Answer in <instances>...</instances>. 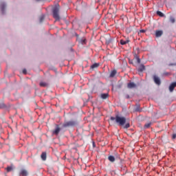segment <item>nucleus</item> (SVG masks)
<instances>
[{"label":"nucleus","instance_id":"20","mask_svg":"<svg viewBox=\"0 0 176 176\" xmlns=\"http://www.w3.org/2000/svg\"><path fill=\"white\" fill-rule=\"evenodd\" d=\"M40 23H42V21H43V20H45V15H41L40 16Z\"/></svg>","mask_w":176,"mask_h":176},{"label":"nucleus","instance_id":"17","mask_svg":"<svg viewBox=\"0 0 176 176\" xmlns=\"http://www.w3.org/2000/svg\"><path fill=\"white\" fill-rule=\"evenodd\" d=\"M115 75H116V70H113L111 73H110V78H113L115 76Z\"/></svg>","mask_w":176,"mask_h":176},{"label":"nucleus","instance_id":"30","mask_svg":"<svg viewBox=\"0 0 176 176\" xmlns=\"http://www.w3.org/2000/svg\"><path fill=\"white\" fill-rule=\"evenodd\" d=\"M140 32H142V33H144V32H145V30H140Z\"/></svg>","mask_w":176,"mask_h":176},{"label":"nucleus","instance_id":"19","mask_svg":"<svg viewBox=\"0 0 176 176\" xmlns=\"http://www.w3.org/2000/svg\"><path fill=\"white\" fill-rule=\"evenodd\" d=\"M151 124H152L151 122H148V123L144 125V128H145V129H149V127H151Z\"/></svg>","mask_w":176,"mask_h":176},{"label":"nucleus","instance_id":"4","mask_svg":"<svg viewBox=\"0 0 176 176\" xmlns=\"http://www.w3.org/2000/svg\"><path fill=\"white\" fill-rule=\"evenodd\" d=\"M60 131H61V128H60V126H58V124H56V129L52 131V134H54V135H58Z\"/></svg>","mask_w":176,"mask_h":176},{"label":"nucleus","instance_id":"21","mask_svg":"<svg viewBox=\"0 0 176 176\" xmlns=\"http://www.w3.org/2000/svg\"><path fill=\"white\" fill-rule=\"evenodd\" d=\"M6 170L8 173H10V171H12V170H13V168L12 166H8Z\"/></svg>","mask_w":176,"mask_h":176},{"label":"nucleus","instance_id":"3","mask_svg":"<svg viewBox=\"0 0 176 176\" xmlns=\"http://www.w3.org/2000/svg\"><path fill=\"white\" fill-rule=\"evenodd\" d=\"M76 124L75 121H68L63 124V127H74Z\"/></svg>","mask_w":176,"mask_h":176},{"label":"nucleus","instance_id":"1","mask_svg":"<svg viewBox=\"0 0 176 176\" xmlns=\"http://www.w3.org/2000/svg\"><path fill=\"white\" fill-rule=\"evenodd\" d=\"M110 120L113 122L116 120V123L119 126H124L126 124V117H120L118 115L116 116V117H111Z\"/></svg>","mask_w":176,"mask_h":176},{"label":"nucleus","instance_id":"27","mask_svg":"<svg viewBox=\"0 0 176 176\" xmlns=\"http://www.w3.org/2000/svg\"><path fill=\"white\" fill-rule=\"evenodd\" d=\"M137 63L138 64H140L141 63V59H140V58H137Z\"/></svg>","mask_w":176,"mask_h":176},{"label":"nucleus","instance_id":"9","mask_svg":"<svg viewBox=\"0 0 176 176\" xmlns=\"http://www.w3.org/2000/svg\"><path fill=\"white\" fill-rule=\"evenodd\" d=\"M108 97H109V94H102L100 95V98L102 99V100H107V98H108Z\"/></svg>","mask_w":176,"mask_h":176},{"label":"nucleus","instance_id":"11","mask_svg":"<svg viewBox=\"0 0 176 176\" xmlns=\"http://www.w3.org/2000/svg\"><path fill=\"white\" fill-rule=\"evenodd\" d=\"M41 157L42 160H43L45 162L47 159L46 152H43L41 155Z\"/></svg>","mask_w":176,"mask_h":176},{"label":"nucleus","instance_id":"14","mask_svg":"<svg viewBox=\"0 0 176 176\" xmlns=\"http://www.w3.org/2000/svg\"><path fill=\"white\" fill-rule=\"evenodd\" d=\"M130 42V40H120V45H127V43H129Z\"/></svg>","mask_w":176,"mask_h":176},{"label":"nucleus","instance_id":"18","mask_svg":"<svg viewBox=\"0 0 176 176\" xmlns=\"http://www.w3.org/2000/svg\"><path fill=\"white\" fill-rule=\"evenodd\" d=\"M157 14L158 15V16H160V17H163L164 16V14H163L162 12H160V11H157Z\"/></svg>","mask_w":176,"mask_h":176},{"label":"nucleus","instance_id":"28","mask_svg":"<svg viewBox=\"0 0 176 176\" xmlns=\"http://www.w3.org/2000/svg\"><path fill=\"white\" fill-rule=\"evenodd\" d=\"M23 74H24L25 75L27 74V69H24L23 70Z\"/></svg>","mask_w":176,"mask_h":176},{"label":"nucleus","instance_id":"29","mask_svg":"<svg viewBox=\"0 0 176 176\" xmlns=\"http://www.w3.org/2000/svg\"><path fill=\"white\" fill-rule=\"evenodd\" d=\"M135 111H136V112H140V107H138L135 109Z\"/></svg>","mask_w":176,"mask_h":176},{"label":"nucleus","instance_id":"6","mask_svg":"<svg viewBox=\"0 0 176 176\" xmlns=\"http://www.w3.org/2000/svg\"><path fill=\"white\" fill-rule=\"evenodd\" d=\"M163 35V31L162 30H156L155 31V36L157 38H160Z\"/></svg>","mask_w":176,"mask_h":176},{"label":"nucleus","instance_id":"5","mask_svg":"<svg viewBox=\"0 0 176 176\" xmlns=\"http://www.w3.org/2000/svg\"><path fill=\"white\" fill-rule=\"evenodd\" d=\"M137 87V85L133 82H130L127 84L128 89H135Z\"/></svg>","mask_w":176,"mask_h":176},{"label":"nucleus","instance_id":"26","mask_svg":"<svg viewBox=\"0 0 176 176\" xmlns=\"http://www.w3.org/2000/svg\"><path fill=\"white\" fill-rule=\"evenodd\" d=\"M176 139V133H174L173 135H172V140H175Z\"/></svg>","mask_w":176,"mask_h":176},{"label":"nucleus","instance_id":"24","mask_svg":"<svg viewBox=\"0 0 176 176\" xmlns=\"http://www.w3.org/2000/svg\"><path fill=\"white\" fill-rule=\"evenodd\" d=\"M81 43H82V45H86V38L82 39V40H81Z\"/></svg>","mask_w":176,"mask_h":176},{"label":"nucleus","instance_id":"16","mask_svg":"<svg viewBox=\"0 0 176 176\" xmlns=\"http://www.w3.org/2000/svg\"><path fill=\"white\" fill-rule=\"evenodd\" d=\"M108 160H109V162H111V163H113V162H115V157H113V155H109L108 157Z\"/></svg>","mask_w":176,"mask_h":176},{"label":"nucleus","instance_id":"7","mask_svg":"<svg viewBox=\"0 0 176 176\" xmlns=\"http://www.w3.org/2000/svg\"><path fill=\"white\" fill-rule=\"evenodd\" d=\"M153 79H154V82H155V83H156V85H160L161 82H160V78H159V77L154 76Z\"/></svg>","mask_w":176,"mask_h":176},{"label":"nucleus","instance_id":"12","mask_svg":"<svg viewBox=\"0 0 176 176\" xmlns=\"http://www.w3.org/2000/svg\"><path fill=\"white\" fill-rule=\"evenodd\" d=\"M100 67V63H94L91 66V69H96Z\"/></svg>","mask_w":176,"mask_h":176},{"label":"nucleus","instance_id":"23","mask_svg":"<svg viewBox=\"0 0 176 176\" xmlns=\"http://www.w3.org/2000/svg\"><path fill=\"white\" fill-rule=\"evenodd\" d=\"M130 127V123L127 122L124 126V129H129Z\"/></svg>","mask_w":176,"mask_h":176},{"label":"nucleus","instance_id":"25","mask_svg":"<svg viewBox=\"0 0 176 176\" xmlns=\"http://www.w3.org/2000/svg\"><path fill=\"white\" fill-rule=\"evenodd\" d=\"M5 8H6L5 4H2L1 5V10H2V12H3V10H5Z\"/></svg>","mask_w":176,"mask_h":176},{"label":"nucleus","instance_id":"2","mask_svg":"<svg viewBox=\"0 0 176 176\" xmlns=\"http://www.w3.org/2000/svg\"><path fill=\"white\" fill-rule=\"evenodd\" d=\"M58 12H60V8L58 7L54 8L53 16L56 20H60V15H58Z\"/></svg>","mask_w":176,"mask_h":176},{"label":"nucleus","instance_id":"31","mask_svg":"<svg viewBox=\"0 0 176 176\" xmlns=\"http://www.w3.org/2000/svg\"><path fill=\"white\" fill-rule=\"evenodd\" d=\"M173 84L175 85V87H176V82H173Z\"/></svg>","mask_w":176,"mask_h":176},{"label":"nucleus","instance_id":"8","mask_svg":"<svg viewBox=\"0 0 176 176\" xmlns=\"http://www.w3.org/2000/svg\"><path fill=\"white\" fill-rule=\"evenodd\" d=\"M39 85L41 87H49V83L46 82H41Z\"/></svg>","mask_w":176,"mask_h":176},{"label":"nucleus","instance_id":"15","mask_svg":"<svg viewBox=\"0 0 176 176\" xmlns=\"http://www.w3.org/2000/svg\"><path fill=\"white\" fill-rule=\"evenodd\" d=\"M139 72H142L143 71H145V66L144 65H141L138 68Z\"/></svg>","mask_w":176,"mask_h":176},{"label":"nucleus","instance_id":"22","mask_svg":"<svg viewBox=\"0 0 176 176\" xmlns=\"http://www.w3.org/2000/svg\"><path fill=\"white\" fill-rule=\"evenodd\" d=\"M170 23H175V19H174V17L171 16V17L170 18Z\"/></svg>","mask_w":176,"mask_h":176},{"label":"nucleus","instance_id":"32","mask_svg":"<svg viewBox=\"0 0 176 176\" xmlns=\"http://www.w3.org/2000/svg\"><path fill=\"white\" fill-rule=\"evenodd\" d=\"M129 96H127V98H129Z\"/></svg>","mask_w":176,"mask_h":176},{"label":"nucleus","instance_id":"13","mask_svg":"<svg viewBox=\"0 0 176 176\" xmlns=\"http://www.w3.org/2000/svg\"><path fill=\"white\" fill-rule=\"evenodd\" d=\"M175 88V85H174V82H172L170 85L169 86V91L170 92L174 91V89Z\"/></svg>","mask_w":176,"mask_h":176},{"label":"nucleus","instance_id":"10","mask_svg":"<svg viewBox=\"0 0 176 176\" xmlns=\"http://www.w3.org/2000/svg\"><path fill=\"white\" fill-rule=\"evenodd\" d=\"M20 175H22V176H27L28 175V172H27V170H24V169H22L20 172Z\"/></svg>","mask_w":176,"mask_h":176}]
</instances>
